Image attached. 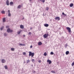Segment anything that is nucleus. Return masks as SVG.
<instances>
[{"label": "nucleus", "mask_w": 74, "mask_h": 74, "mask_svg": "<svg viewBox=\"0 0 74 74\" xmlns=\"http://www.w3.org/2000/svg\"><path fill=\"white\" fill-rule=\"evenodd\" d=\"M34 55V53H32L31 51L29 52V56H31L32 57H33Z\"/></svg>", "instance_id": "1"}, {"label": "nucleus", "mask_w": 74, "mask_h": 74, "mask_svg": "<svg viewBox=\"0 0 74 74\" xmlns=\"http://www.w3.org/2000/svg\"><path fill=\"white\" fill-rule=\"evenodd\" d=\"M49 35V34H45L44 35H43V37L45 38H47Z\"/></svg>", "instance_id": "2"}, {"label": "nucleus", "mask_w": 74, "mask_h": 74, "mask_svg": "<svg viewBox=\"0 0 74 74\" xmlns=\"http://www.w3.org/2000/svg\"><path fill=\"white\" fill-rule=\"evenodd\" d=\"M66 29L68 30L69 32V33L71 32V28L69 27H66Z\"/></svg>", "instance_id": "3"}, {"label": "nucleus", "mask_w": 74, "mask_h": 74, "mask_svg": "<svg viewBox=\"0 0 74 74\" xmlns=\"http://www.w3.org/2000/svg\"><path fill=\"white\" fill-rule=\"evenodd\" d=\"M8 16H11V14L10 13V10H8Z\"/></svg>", "instance_id": "4"}, {"label": "nucleus", "mask_w": 74, "mask_h": 74, "mask_svg": "<svg viewBox=\"0 0 74 74\" xmlns=\"http://www.w3.org/2000/svg\"><path fill=\"white\" fill-rule=\"evenodd\" d=\"M55 19L56 20H58V21L60 20V18H59V17H56L55 18Z\"/></svg>", "instance_id": "5"}, {"label": "nucleus", "mask_w": 74, "mask_h": 74, "mask_svg": "<svg viewBox=\"0 0 74 74\" xmlns=\"http://www.w3.org/2000/svg\"><path fill=\"white\" fill-rule=\"evenodd\" d=\"M6 4L7 5H9V0H7L6 1Z\"/></svg>", "instance_id": "6"}, {"label": "nucleus", "mask_w": 74, "mask_h": 74, "mask_svg": "<svg viewBox=\"0 0 74 74\" xmlns=\"http://www.w3.org/2000/svg\"><path fill=\"white\" fill-rule=\"evenodd\" d=\"M47 62H48L49 64H51V63H52V61H51V60H47Z\"/></svg>", "instance_id": "7"}, {"label": "nucleus", "mask_w": 74, "mask_h": 74, "mask_svg": "<svg viewBox=\"0 0 74 74\" xmlns=\"http://www.w3.org/2000/svg\"><path fill=\"white\" fill-rule=\"evenodd\" d=\"M2 62L3 63H4L6 62V60L3 59L1 60Z\"/></svg>", "instance_id": "8"}, {"label": "nucleus", "mask_w": 74, "mask_h": 74, "mask_svg": "<svg viewBox=\"0 0 74 74\" xmlns=\"http://www.w3.org/2000/svg\"><path fill=\"white\" fill-rule=\"evenodd\" d=\"M20 28L22 29H24V26L23 25H20Z\"/></svg>", "instance_id": "9"}, {"label": "nucleus", "mask_w": 74, "mask_h": 74, "mask_svg": "<svg viewBox=\"0 0 74 74\" xmlns=\"http://www.w3.org/2000/svg\"><path fill=\"white\" fill-rule=\"evenodd\" d=\"M42 44V43L41 42H38V45H41Z\"/></svg>", "instance_id": "10"}, {"label": "nucleus", "mask_w": 74, "mask_h": 74, "mask_svg": "<svg viewBox=\"0 0 74 74\" xmlns=\"http://www.w3.org/2000/svg\"><path fill=\"white\" fill-rule=\"evenodd\" d=\"M44 25L46 27H48L49 26V24H44Z\"/></svg>", "instance_id": "11"}, {"label": "nucleus", "mask_w": 74, "mask_h": 74, "mask_svg": "<svg viewBox=\"0 0 74 74\" xmlns=\"http://www.w3.org/2000/svg\"><path fill=\"white\" fill-rule=\"evenodd\" d=\"M66 54L67 55H69V51H66Z\"/></svg>", "instance_id": "12"}, {"label": "nucleus", "mask_w": 74, "mask_h": 74, "mask_svg": "<svg viewBox=\"0 0 74 74\" xmlns=\"http://www.w3.org/2000/svg\"><path fill=\"white\" fill-rule=\"evenodd\" d=\"M10 28H8L7 30V32L8 33L10 32Z\"/></svg>", "instance_id": "13"}, {"label": "nucleus", "mask_w": 74, "mask_h": 74, "mask_svg": "<svg viewBox=\"0 0 74 74\" xmlns=\"http://www.w3.org/2000/svg\"><path fill=\"white\" fill-rule=\"evenodd\" d=\"M14 4V3L13 2H11L10 3V5H13Z\"/></svg>", "instance_id": "14"}, {"label": "nucleus", "mask_w": 74, "mask_h": 74, "mask_svg": "<svg viewBox=\"0 0 74 74\" xmlns=\"http://www.w3.org/2000/svg\"><path fill=\"white\" fill-rule=\"evenodd\" d=\"M1 13L2 14H5V12L4 10H2L1 11Z\"/></svg>", "instance_id": "15"}, {"label": "nucleus", "mask_w": 74, "mask_h": 74, "mask_svg": "<svg viewBox=\"0 0 74 74\" xmlns=\"http://www.w3.org/2000/svg\"><path fill=\"white\" fill-rule=\"evenodd\" d=\"M11 51H14L15 50V48H11Z\"/></svg>", "instance_id": "16"}, {"label": "nucleus", "mask_w": 74, "mask_h": 74, "mask_svg": "<svg viewBox=\"0 0 74 74\" xmlns=\"http://www.w3.org/2000/svg\"><path fill=\"white\" fill-rule=\"evenodd\" d=\"M3 22H5V21H6L5 18H3Z\"/></svg>", "instance_id": "17"}, {"label": "nucleus", "mask_w": 74, "mask_h": 74, "mask_svg": "<svg viewBox=\"0 0 74 74\" xmlns=\"http://www.w3.org/2000/svg\"><path fill=\"white\" fill-rule=\"evenodd\" d=\"M73 5H74V4L73 3H71V4H70L69 6L70 7H72L73 6Z\"/></svg>", "instance_id": "18"}, {"label": "nucleus", "mask_w": 74, "mask_h": 74, "mask_svg": "<svg viewBox=\"0 0 74 74\" xmlns=\"http://www.w3.org/2000/svg\"><path fill=\"white\" fill-rule=\"evenodd\" d=\"M19 46H20V45H21V46H25V44H20L19 45Z\"/></svg>", "instance_id": "19"}, {"label": "nucleus", "mask_w": 74, "mask_h": 74, "mask_svg": "<svg viewBox=\"0 0 74 74\" xmlns=\"http://www.w3.org/2000/svg\"><path fill=\"white\" fill-rule=\"evenodd\" d=\"M40 1L42 2V3H45V0H40Z\"/></svg>", "instance_id": "20"}, {"label": "nucleus", "mask_w": 74, "mask_h": 74, "mask_svg": "<svg viewBox=\"0 0 74 74\" xmlns=\"http://www.w3.org/2000/svg\"><path fill=\"white\" fill-rule=\"evenodd\" d=\"M22 31L21 30H20V31H18V32H17V34H20L21 33V32H22Z\"/></svg>", "instance_id": "21"}, {"label": "nucleus", "mask_w": 74, "mask_h": 74, "mask_svg": "<svg viewBox=\"0 0 74 74\" xmlns=\"http://www.w3.org/2000/svg\"><path fill=\"white\" fill-rule=\"evenodd\" d=\"M22 7V6L21 5H18V8H21Z\"/></svg>", "instance_id": "22"}, {"label": "nucleus", "mask_w": 74, "mask_h": 74, "mask_svg": "<svg viewBox=\"0 0 74 74\" xmlns=\"http://www.w3.org/2000/svg\"><path fill=\"white\" fill-rule=\"evenodd\" d=\"M62 14L64 15L65 16H67V14H64V12H62Z\"/></svg>", "instance_id": "23"}, {"label": "nucleus", "mask_w": 74, "mask_h": 74, "mask_svg": "<svg viewBox=\"0 0 74 74\" xmlns=\"http://www.w3.org/2000/svg\"><path fill=\"white\" fill-rule=\"evenodd\" d=\"M44 56H47V53L46 52L44 53Z\"/></svg>", "instance_id": "24"}, {"label": "nucleus", "mask_w": 74, "mask_h": 74, "mask_svg": "<svg viewBox=\"0 0 74 74\" xmlns=\"http://www.w3.org/2000/svg\"><path fill=\"white\" fill-rule=\"evenodd\" d=\"M30 61L29 60H28L27 61V63H29V62H30Z\"/></svg>", "instance_id": "25"}, {"label": "nucleus", "mask_w": 74, "mask_h": 74, "mask_svg": "<svg viewBox=\"0 0 74 74\" xmlns=\"http://www.w3.org/2000/svg\"><path fill=\"white\" fill-rule=\"evenodd\" d=\"M49 10V7H46V10Z\"/></svg>", "instance_id": "26"}, {"label": "nucleus", "mask_w": 74, "mask_h": 74, "mask_svg": "<svg viewBox=\"0 0 74 74\" xmlns=\"http://www.w3.org/2000/svg\"><path fill=\"white\" fill-rule=\"evenodd\" d=\"M5 69H8V66L7 65L5 66Z\"/></svg>", "instance_id": "27"}, {"label": "nucleus", "mask_w": 74, "mask_h": 74, "mask_svg": "<svg viewBox=\"0 0 74 74\" xmlns=\"http://www.w3.org/2000/svg\"><path fill=\"white\" fill-rule=\"evenodd\" d=\"M51 73H56L55 71H51Z\"/></svg>", "instance_id": "28"}, {"label": "nucleus", "mask_w": 74, "mask_h": 74, "mask_svg": "<svg viewBox=\"0 0 74 74\" xmlns=\"http://www.w3.org/2000/svg\"><path fill=\"white\" fill-rule=\"evenodd\" d=\"M51 55H53V52H51L50 53Z\"/></svg>", "instance_id": "29"}, {"label": "nucleus", "mask_w": 74, "mask_h": 74, "mask_svg": "<svg viewBox=\"0 0 74 74\" xmlns=\"http://www.w3.org/2000/svg\"><path fill=\"white\" fill-rule=\"evenodd\" d=\"M23 54L24 55H25L26 54V53L25 52L23 53Z\"/></svg>", "instance_id": "30"}, {"label": "nucleus", "mask_w": 74, "mask_h": 74, "mask_svg": "<svg viewBox=\"0 0 74 74\" xmlns=\"http://www.w3.org/2000/svg\"><path fill=\"white\" fill-rule=\"evenodd\" d=\"M32 62H35V60L34 59H33L32 60Z\"/></svg>", "instance_id": "31"}, {"label": "nucleus", "mask_w": 74, "mask_h": 74, "mask_svg": "<svg viewBox=\"0 0 74 74\" xmlns=\"http://www.w3.org/2000/svg\"><path fill=\"white\" fill-rule=\"evenodd\" d=\"M72 66H73L74 65V62H73L71 64Z\"/></svg>", "instance_id": "32"}, {"label": "nucleus", "mask_w": 74, "mask_h": 74, "mask_svg": "<svg viewBox=\"0 0 74 74\" xmlns=\"http://www.w3.org/2000/svg\"><path fill=\"white\" fill-rule=\"evenodd\" d=\"M68 46V44H65V46L66 47H67Z\"/></svg>", "instance_id": "33"}, {"label": "nucleus", "mask_w": 74, "mask_h": 74, "mask_svg": "<svg viewBox=\"0 0 74 74\" xmlns=\"http://www.w3.org/2000/svg\"><path fill=\"white\" fill-rule=\"evenodd\" d=\"M10 27V26H6V28H9Z\"/></svg>", "instance_id": "34"}, {"label": "nucleus", "mask_w": 74, "mask_h": 74, "mask_svg": "<svg viewBox=\"0 0 74 74\" xmlns=\"http://www.w3.org/2000/svg\"><path fill=\"white\" fill-rule=\"evenodd\" d=\"M13 32V30H10V32L11 33V32Z\"/></svg>", "instance_id": "35"}, {"label": "nucleus", "mask_w": 74, "mask_h": 74, "mask_svg": "<svg viewBox=\"0 0 74 74\" xmlns=\"http://www.w3.org/2000/svg\"><path fill=\"white\" fill-rule=\"evenodd\" d=\"M29 35H30L32 34L31 32H29L28 34Z\"/></svg>", "instance_id": "36"}, {"label": "nucleus", "mask_w": 74, "mask_h": 74, "mask_svg": "<svg viewBox=\"0 0 74 74\" xmlns=\"http://www.w3.org/2000/svg\"><path fill=\"white\" fill-rule=\"evenodd\" d=\"M4 36H7V34L6 33H4Z\"/></svg>", "instance_id": "37"}, {"label": "nucleus", "mask_w": 74, "mask_h": 74, "mask_svg": "<svg viewBox=\"0 0 74 74\" xmlns=\"http://www.w3.org/2000/svg\"><path fill=\"white\" fill-rule=\"evenodd\" d=\"M38 62H39V63H41V60H39V61H38Z\"/></svg>", "instance_id": "38"}, {"label": "nucleus", "mask_w": 74, "mask_h": 74, "mask_svg": "<svg viewBox=\"0 0 74 74\" xmlns=\"http://www.w3.org/2000/svg\"><path fill=\"white\" fill-rule=\"evenodd\" d=\"M3 29V28H1V30H2Z\"/></svg>", "instance_id": "39"}, {"label": "nucleus", "mask_w": 74, "mask_h": 74, "mask_svg": "<svg viewBox=\"0 0 74 74\" xmlns=\"http://www.w3.org/2000/svg\"><path fill=\"white\" fill-rule=\"evenodd\" d=\"M32 47H33L31 45L30 46V48H32Z\"/></svg>", "instance_id": "40"}, {"label": "nucleus", "mask_w": 74, "mask_h": 74, "mask_svg": "<svg viewBox=\"0 0 74 74\" xmlns=\"http://www.w3.org/2000/svg\"><path fill=\"white\" fill-rule=\"evenodd\" d=\"M23 36L24 37H25V35H23Z\"/></svg>", "instance_id": "41"}, {"label": "nucleus", "mask_w": 74, "mask_h": 74, "mask_svg": "<svg viewBox=\"0 0 74 74\" xmlns=\"http://www.w3.org/2000/svg\"><path fill=\"white\" fill-rule=\"evenodd\" d=\"M32 29V27H31L30 28V29Z\"/></svg>", "instance_id": "42"}, {"label": "nucleus", "mask_w": 74, "mask_h": 74, "mask_svg": "<svg viewBox=\"0 0 74 74\" xmlns=\"http://www.w3.org/2000/svg\"><path fill=\"white\" fill-rule=\"evenodd\" d=\"M30 1H31V0H30Z\"/></svg>", "instance_id": "43"}, {"label": "nucleus", "mask_w": 74, "mask_h": 74, "mask_svg": "<svg viewBox=\"0 0 74 74\" xmlns=\"http://www.w3.org/2000/svg\"><path fill=\"white\" fill-rule=\"evenodd\" d=\"M24 18H23V19H24Z\"/></svg>", "instance_id": "44"}]
</instances>
